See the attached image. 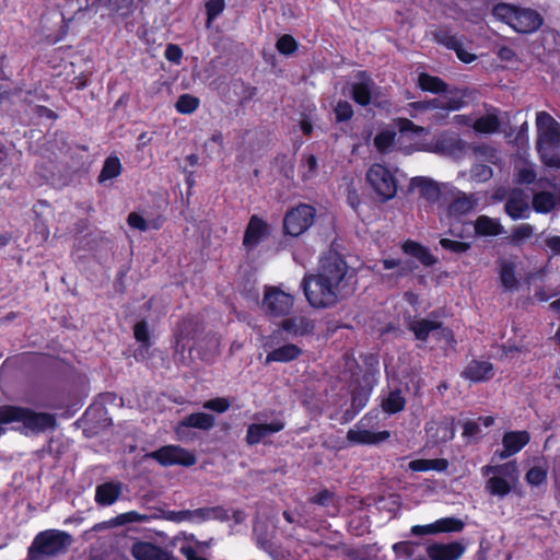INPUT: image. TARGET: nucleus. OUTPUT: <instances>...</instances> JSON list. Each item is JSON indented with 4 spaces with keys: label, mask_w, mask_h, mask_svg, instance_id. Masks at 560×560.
<instances>
[{
    "label": "nucleus",
    "mask_w": 560,
    "mask_h": 560,
    "mask_svg": "<svg viewBox=\"0 0 560 560\" xmlns=\"http://www.w3.org/2000/svg\"><path fill=\"white\" fill-rule=\"evenodd\" d=\"M164 56L168 61L178 65L183 58V50L179 46L170 44L165 49Z\"/></svg>",
    "instance_id": "e2e57ef3"
},
{
    "label": "nucleus",
    "mask_w": 560,
    "mask_h": 560,
    "mask_svg": "<svg viewBox=\"0 0 560 560\" xmlns=\"http://www.w3.org/2000/svg\"><path fill=\"white\" fill-rule=\"evenodd\" d=\"M205 409L218 412V413H224L228 411L231 407V400L226 397H217L209 400H206L202 406Z\"/></svg>",
    "instance_id": "8fccbe9b"
},
{
    "label": "nucleus",
    "mask_w": 560,
    "mask_h": 560,
    "mask_svg": "<svg viewBox=\"0 0 560 560\" xmlns=\"http://www.w3.org/2000/svg\"><path fill=\"white\" fill-rule=\"evenodd\" d=\"M396 127L398 128V130L401 133L409 132V131L416 132L419 129L418 126H416L413 124V121H411L410 119L405 118V117L397 118Z\"/></svg>",
    "instance_id": "774afa93"
},
{
    "label": "nucleus",
    "mask_w": 560,
    "mask_h": 560,
    "mask_svg": "<svg viewBox=\"0 0 560 560\" xmlns=\"http://www.w3.org/2000/svg\"><path fill=\"white\" fill-rule=\"evenodd\" d=\"M534 235V226L529 223H522L512 230L509 243L513 246H521L526 240Z\"/></svg>",
    "instance_id": "79ce46f5"
},
{
    "label": "nucleus",
    "mask_w": 560,
    "mask_h": 560,
    "mask_svg": "<svg viewBox=\"0 0 560 560\" xmlns=\"http://www.w3.org/2000/svg\"><path fill=\"white\" fill-rule=\"evenodd\" d=\"M465 527V523L457 517H442L427 525H413L410 533L415 536L435 535L440 533H458Z\"/></svg>",
    "instance_id": "4468645a"
},
{
    "label": "nucleus",
    "mask_w": 560,
    "mask_h": 560,
    "mask_svg": "<svg viewBox=\"0 0 560 560\" xmlns=\"http://www.w3.org/2000/svg\"><path fill=\"white\" fill-rule=\"evenodd\" d=\"M536 180V172L532 168H522L517 174V183L520 184H533Z\"/></svg>",
    "instance_id": "338daca9"
},
{
    "label": "nucleus",
    "mask_w": 560,
    "mask_h": 560,
    "mask_svg": "<svg viewBox=\"0 0 560 560\" xmlns=\"http://www.w3.org/2000/svg\"><path fill=\"white\" fill-rule=\"evenodd\" d=\"M316 209L307 203L300 202L289 209L283 217V233L298 237L305 233L315 221Z\"/></svg>",
    "instance_id": "1a4fd4ad"
},
{
    "label": "nucleus",
    "mask_w": 560,
    "mask_h": 560,
    "mask_svg": "<svg viewBox=\"0 0 560 560\" xmlns=\"http://www.w3.org/2000/svg\"><path fill=\"white\" fill-rule=\"evenodd\" d=\"M200 105V100L191 94H182L176 103L175 109L183 115H189L197 110Z\"/></svg>",
    "instance_id": "c03bdc74"
},
{
    "label": "nucleus",
    "mask_w": 560,
    "mask_h": 560,
    "mask_svg": "<svg viewBox=\"0 0 560 560\" xmlns=\"http://www.w3.org/2000/svg\"><path fill=\"white\" fill-rule=\"evenodd\" d=\"M404 254L418 259L424 267H432L438 262V258L431 254L430 249L424 245L407 240L401 244Z\"/></svg>",
    "instance_id": "393cba45"
},
{
    "label": "nucleus",
    "mask_w": 560,
    "mask_h": 560,
    "mask_svg": "<svg viewBox=\"0 0 560 560\" xmlns=\"http://www.w3.org/2000/svg\"><path fill=\"white\" fill-rule=\"evenodd\" d=\"M302 166L307 168V171L303 173L302 178L304 180L313 178L318 171L317 158L314 154L305 155L302 160Z\"/></svg>",
    "instance_id": "5fc2aeb1"
},
{
    "label": "nucleus",
    "mask_w": 560,
    "mask_h": 560,
    "mask_svg": "<svg viewBox=\"0 0 560 560\" xmlns=\"http://www.w3.org/2000/svg\"><path fill=\"white\" fill-rule=\"evenodd\" d=\"M215 425V419L212 415L206 412H192L184 417L175 427L177 440L183 441L188 436L187 429L194 428L209 431Z\"/></svg>",
    "instance_id": "2eb2a0df"
},
{
    "label": "nucleus",
    "mask_w": 560,
    "mask_h": 560,
    "mask_svg": "<svg viewBox=\"0 0 560 560\" xmlns=\"http://www.w3.org/2000/svg\"><path fill=\"white\" fill-rule=\"evenodd\" d=\"M198 330V323L194 316L180 318L173 328V346L177 352L191 350Z\"/></svg>",
    "instance_id": "9b49d317"
},
{
    "label": "nucleus",
    "mask_w": 560,
    "mask_h": 560,
    "mask_svg": "<svg viewBox=\"0 0 560 560\" xmlns=\"http://www.w3.org/2000/svg\"><path fill=\"white\" fill-rule=\"evenodd\" d=\"M425 551L430 560H458L465 552V546L459 541L432 542Z\"/></svg>",
    "instance_id": "6ab92c4d"
},
{
    "label": "nucleus",
    "mask_w": 560,
    "mask_h": 560,
    "mask_svg": "<svg viewBox=\"0 0 560 560\" xmlns=\"http://www.w3.org/2000/svg\"><path fill=\"white\" fill-rule=\"evenodd\" d=\"M122 165L118 156L109 155L105 159L102 170L98 174L97 182L105 183L114 179L121 174Z\"/></svg>",
    "instance_id": "58836bf2"
},
{
    "label": "nucleus",
    "mask_w": 560,
    "mask_h": 560,
    "mask_svg": "<svg viewBox=\"0 0 560 560\" xmlns=\"http://www.w3.org/2000/svg\"><path fill=\"white\" fill-rule=\"evenodd\" d=\"M407 400L404 397L401 390L396 388L390 390L388 395L383 398L381 402V407L383 411L387 415H396L402 411L406 407Z\"/></svg>",
    "instance_id": "c9c22d12"
},
{
    "label": "nucleus",
    "mask_w": 560,
    "mask_h": 560,
    "mask_svg": "<svg viewBox=\"0 0 560 560\" xmlns=\"http://www.w3.org/2000/svg\"><path fill=\"white\" fill-rule=\"evenodd\" d=\"M362 362L366 368L365 374L374 376L378 372V354L377 353H365L361 355Z\"/></svg>",
    "instance_id": "6e6d98bb"
},
{
    "label": "nucleus",
    "mask_w": 560,
    "mask_h": 560,
    "mask_svg": "<svg viewBox=\"0 0 560 560\" xmlns=\"http://www.w3.org/2000/svg\"><path fill=\"white\" fill-rule=\"evenodd\" d=\"M474 229L478 236H499L504 233V226L500 221L486 214H481L476 219Z\"/></svg>",
    "instance_id": "2f4dec72"
},
{
    "label": "nucleus",
    "mask_w": 560,
    "mask_h": 560,
    "mask_svg": "<svg viewBox=\"0 0 560 560\" xmlns=\"http://www.w3.org/2000/svg\"><path fill=\"white\" fill-rule=\"evenodd\" d=\"M505 213L512 220L526 219L529 217V206L522 192H513L504 205Z\"/></svg>",
    "instance_id": "cd10ccee"
},
{
    "label": "nucleus",
    "mask_w": 560,
    "mask_h": 560,
    "mask_svg": "<svg viewBox=\"0 0 560 560\" xmlns=\"http://www.w3.org/2000/svg\"><path fill=\"white\" fill-rule=\"evenodd\" d=\"M133 337L140 343V349L148 351L152 343L147 319L138 320L133 326Z\"/></svg>",
    "instance_id": "37998d69"
},
{
    "label": "nucleus",
    "mask_w": 560,
    "mask_h": 560,
    "mask_svg": "<svg viewBox=\"0 0 560 560\" xmlns=\"http://www.w3.org/2000/svg\"><path fill=\"white\" fill-rule=\"evenodd\" d=\"M438 44L445 46L447 49L454 50L457 58L464 63H470L477 59V55L467 51L460 40L462 37H433Z\"/></svg>",
    "instance_id": "72a5a7b5"
},
{
    "label": "nucleus",
    "mask_w": 560,
    "mask_h": 560,
    "mask_svg": "<svg viewBox=\"0 0 560 560\" xmlns=\"http://www.w3.org/2000/svg\"><path fill=\"white\" fill-rule=\"evenodd\" d=\"M335 498V493L330 491L329 489H323L315 495L308 498V502L311 504H316L320 506H329Z\"/></svg>",
    "instance_id": "864d4df0"
},
{
    "label": "nucleus",
    "mask_w": 560,
    "mask_h": 560,
    "mask_svg": "<svg viewBox=\"0 0 560 560\" xmlns=\"http://www.w3.org/2000/svg\"><path fill=\"white\" fill-rule=\"evenodd\" d=\"M372 393L371 387H365L362 385L353 387L351 390V404L350 407L347 408L343 412L345 421L353 420L357 415L366 406L370 400Z\"/></svg>",
    "instance_id": "b1692460"
},
{
    "label": "nucleus",
    "mask_w": 560,
    "mask_h": 560,
    "mask_svg": "<svg viewBox=\"0 0 560 560\" xmlns=\"http://www.w3.org/2000/svg\"><path fill=\"white\" fill-rule=\"evenodd\" d=\"M480 433L479 423L474 420H467L463 424V436L465 439L475 438Z\"/></svg>",
    "instance_id": "69168bd1"
},
{
    "label": "nucleus",
    "mask_w": 560,
    "mask_h": 560,
    "mask_svg": "<svg viewBox=\"0 0 560 560\" xmlns=\"http://www.w3.org/2000/svg\"><path fill=\"white\" fill-rule=\"evenodd\" d=\"M210 520H218L221 522L229 520L228 510L223 506H212V508H199L196 510H190V522L191 523H205Z\"/></svg>",
    "instance_id": "473e14b6"
},
{
    "label": "nucleus",
    "mask_w": 560,
    "mask_h": 560,
    "mask_svg": "<svg viewBox=\"0 0 560 560\" xmlns=\"http://www.w3.org/2000/svg\"><path fill=\"white\" fill-rule=\"evenodd\" d=\"M295 37H278L276 47L282 55L289 56L298 49Z\"/></svg>",
    "instance_id": "603ef678"
},
{
    "label": "nucleus",
    "mask_w": 560,
    "mask_h": 560,
    "mask_svg": "<svg viewBox=\"0 0 560 560\" xmlns=\"http://www.w3.org/2000/svg\"><path fill=\"white\" fill-rule=\"evenodd\" d=\"M302 354V349L294 343H285L272 351L268 352L265 359V364L272 362L289 363Z\"/></svg>",
    "instance_id": "c756f323"
},
{
    "label": "nucleus",
    "mask_w": 560,
    "mask_h": 560,
    "mask_svg": "<svg viewBox=\"0 0 560 560\" xmlns=\"http://www.w3.org/2000/svg\"><path fill=\"white\" fill-rule=\"evenodd\" d=\"M301 289L310 306L315 310L332 308L343 299L342 290L315 272L303 276Z\"/></svg>",
    "instance_id": "f03ea898"
},
{
    "label": "nucleus",
    "mask_w": 560,
    "mask_h": 560,
    "mask_svg": "<svg viewBox=\"0 0 560 560\" xmlns=\"http://www.w3.org/2000/svg\"><path fill=\"white\" fill-rule=\"evenodd\" d=\"M315 327V320L304 315L285 317L279 324L280 330L285 332L287 337L291 338L311 336L314 334Z\"/></svg>",
    "instance_id": "dca6fc26"
},
{
    "label": "nucleus",
    "mask_w": 560,
    "mask_h": 560,
    "mask_svg": "<svg viewBox=\"0 0 560 560\" xmlns=\"http://www.w3.org/2000/svg\"><path fill=\"white\" fill-rule=\"evenodd\" d=\"M373 84L374 83L371 79L353 83L350 89V96L353 102L363 107L370 105Z\"/></svg>",
    "instance_id": "f704fd0d"
},
{
    "label": "nucleus",
    "mask_w": 560,
    "mask_h": 560,
    "mask_svg": "<svg viewBox=\"0 0 560 560\" xmlns=\"http://www.w3.org/2000/svg\"><path fill=\"white\" fill-rule=\"evenodd\" d=\"M492 168L486 164H477L471 168V177L478 182H487L492 177Z\"/></svg>",
    "instance_id": "4d7b16f0"
},
{
    "label": "nucleus",
    "mask_w": 560,
    "mask_h": 560,
    "mask_svg": "<svg viewBox=\"0 0 560 560\" xmlns=\"http://www.w3.org/2000/svg\"><path fill=\"white\" fill-rule=\"evenodd\" d=\"M73 538L71 534L59 529L39 532L27 549V560H44L65 553Z\"/></svg>",
    "instance_id": "7ed1b4c3"
},
{
    "label": "nucleus",
    "mask_w": 560,
    "mask_h": 560,
    "mask_svg": "<svg viewBox=\"0 0 560 560\" xmlns=\"http://www.w3.org/2000/svg\"><path fill=\"white\" fill-rule=\"evenodd\" d=\"M395 132L384 130L378 132L374 138V145L380 152L387 151L394 143Z\"/></svg>",
    "instance_id": "de8ad7c7"
},
{
    "label": "nucleus",
    "mask_w": 560,
    "mask_h": 560,
    "mask_svg": "<svg viewBox=\"0 0 560 560\" xmlns=\"http://www.w3.org/2000/svg\"><path fill=\"white\" fill-rule=\"evenodd\" d=\"M418 547V542L405 540L394 544L392 548L396 557H405L406 559H412Z\"/></svg>",
    "instance_id": "49530a36"
},
{
    "label": "nucleus",
    "mask_w": 560,
    "mask_h": 560,
    "mask_svg": "<svg viewBox=\"0 0 560 560\" xmlns=\"http://www.w3.org/2000/svg\"><path fill=\"white\" fill-rule=\"evenodd\" d=\"M499 281L506 291H514L518 288V279L516 277V264L510 259H499Z\"/></svg>",
    "instance_id": "bb28decb"
},
{
    "label": "nucleus",
    "mask_w": 560,
    "mask_h": 560,
    "mask_svg": "<svg viewBox=\"0 0 560 560\" xmlns=\"http://www.w3.org/2000/svg\"><path fill=\"white\" fill-rule=\"evenodd\" d=\"M390 436L389 431L373 432L366 429H350L347 432V440L358 445H377Z\"/></svg>",
    "instance_id": "4be33fe9"
},
{
    "label": "nucleus",
    "mask_w": 560,
    "mask_h": 560,
    "mask_svg": "<svg viewBox=\"0 0 560 560\" xmlns=\"http://www.w3.org/2000/svg\"><path fill=\"white\" fill-rule=\"evenodd\" d=\"M410 187L412 189L418 188L420 197L429 202L439 201L442 194L439 184L429 177H412L410 182Z\"/></svg>",
    "instance_id": "a878e982"
},
{
    "label": "nucleus",
    "mask_w": 560,
    "mask_h": 560,
    "mask_svg": "<svg viewBox=\"0 0 560 560\" xmlns=\"http://www.w3.org/2000/svg\"><path fill=\"white\" fill-rule=\"evenodd\" d=\"M440 245L443 249L455 254L466 253L470 248V244L467 242H460L445 237L440 240Z\"/></svg>",
    "instance_id": "3c124183"
},
{
    "label": "nucleus",
    "mask_w": 560,
    "mask_h": 560,
    "mask_svg": "<svg viewBox=\"0 0 560 560\" xmlns=\"http://www.w3.org/2000/svg\"><path fill=\"white\" fill-rule=\"evenodd\" d=\"M556 197L550 191H539L534 194L532 206L537 213H549L556 208Z\"/></svg>",
    "instance_id": "ea45409f"
},
{
    "label": "nucleus",
    "mask_w": 560,
    "mask_h": 560,
    "mask_svg": "<svg viewBox=\"0 0 560 560\" xmlns=\"http://www.w3.org/2000/svg\"><path fill=\"white\" fill-rule=\"evenodd\" d=\"M269 235L270 229L268 223L259 215L253 214L244 231L243 246L249 253L268 240Z\"/></svg>",
    "instance_id": "f8f14e48"
},
{
    "label": "nucleus",
    "mask_w": 560,
    "mask_h": 560,
    "mask_svg": "<svg viewBox=\"0 0 560 560\" xmlns=\"http://www.w3.org/2000/svg\"><path fill=\"white\" fill-rule=\"evenodd\" d=\"M347 202L355 212H358L361 200L358 190L352 185L347 187Z\"/></svg>",
    "instance_id": "0e129e2a"
},
{
    "label": "nucleus",
    "mask_w": 560,
    "mask_h": 560,
    "mask_svg": "<svg viewBox=\"0 0 560 560\" xmlns=\"http://www.w3.org/2000/svg\"><path fill=\"white\" fill-rule=\"evenodd\" d=\"M334 112L337 122L349 121L353 116V108L348 101L340 100L336 104Z\"/></svg>",
    "instance_id": "09e8293b"
},
{
    "label": "nucleus",
    "mask_w": 560,
    "mask_h": 560,
    "mask_svg": "<svg viewBox=\"0 0 560 560\" xmlns=\"http://www.w3.org/2000/svg\"><path fill=\"white\" fill-rule=\"evenodd\" d=\"M293 296L278 288L269 289L264 296L266 311L275 317L288 315L293 307Z\"/></svg>",
    "instance_id": "ddd939ff"
},
{
    "label": "nucleus",
    "mask_w": 560,
    "mask_h": 560,
    "mask_svg": "<svg viewBox=\"0 0 560 560\" xmlns=\"http://www.w3.org/2000/svg\"><path fill=\"white\" fill-rule=\"evenodd\" d=\"M285 423L281 419H275L269 423H252L246 431L245 441L248 445H256L266 436L282 431Z\"/></svg>",
    "instance_id": "aec40b11"
},
{
    "label": "nucleus",
    "mask_w": 560,
    "mask_h": 560,
    "mask_svg": "<svg viewBox=\"0 0 560 560\" xmlns=\"http://www.w3.org/2000/svg\"><path fill=\"white\" fill-rule=\"evenodd\" d=\"M537 142L560 141V122L549 113L541 110L536 114Z\"/></svg>",
    "instance_id": "a211bd4d"
},
{
    "label": "nucleus",
    "mask_w": 560,
    "mask_h": 560,
    "mask_svg": "<svg viewBox=\"0 0 560 560\" xmlns=\"http://www.w3.org/2000/svg\"><path fill=\"white\" fill-rule=\"evenodd\" d=\"M493 364L489 361L471 360L462 373V376L474 383L486 382L493 377Z\"/></svg>",
    "instance_id": "5701e85b"
},
{
    "label": "nucleus",
    "mask_w": 560,
    "mask_h": 560,
    "mask_svg": "<svg viewBox=\"0 0 560 560\" xmlns=\"http://www.w3.org/2000/svg\"><path fill=\"white\" fill-rule=\"evenodd\" d=\"M448 460L445 458H419L409 463V469L417 472L435 470L445 471L448 468Z\"/></svg>",
    "instance_id": "e433bc0d"
},
{
    "label": "nucleus",
    "mask_w": 560,
    "mask_h": 560,
    "mask_svg": "<svg viewBox=\"0 0 560 560\" xmlns=\"http://www.w3.org/2000/svg\"><path fill=\"white\" fill-rule=\"evenodd\" d=\"M438 432H442L441 441L447 442L454 439L455 436V428H454V418H451L450 420L446 419L442 422H440L438 427Z\"/></svg>",
    "instance_id": "13d9d810"
},
{
    "label": "nucleus",
    "mask_w": 560,
    "mask_h": 560,
    "mask_svg": "<svg viewBox=\"0 0 560 560\" xmlns=\"http://www.w3.org/2000/svg\"><path fill=\"white\" fill-rule=\"evenodd\" d=\"M406 328L413 334L416 340L427 342L430 335L436 341H445L452 343L455 341L453 330L444 326L440 320H433L424 317L409 316L406 318Z\"/></svg>",
    "instance_id": "6e6552de"
},
{
    "label": "nucleus",
    "mask_w": 560,
    "mask_h": 560,
    "mask_svg": "<svg viewBox=\"0 0 560 560\" xmlns=\"http://www.w3.org/2000/svg\"><path fill=\"white\" fill-rule=\"evenodd\" d=\"M418 86L424 92L440 94L447 92L448 84L440 77L423 72L418 77Z\"/></svg>",
    "instance_id": "4c0bfd02"
},
{
    "label": "nucleus",
    "mask_w": 560,
    "mask_h": 560,
    "mask_svg": "<svg viewBox=\"0 0 560 560\" xmlns=\"http://www.w3.org/2000/svg\"><path fill=\"white\" fill-rule=\"evenodd\" d=\"M481 474L483 477L492 475L486 481L485 488L493 497H506L518 481V469L515 460L498 465H486L481 468Z\"/></svg>",
    "instance_id": "20e7f679"
},
{
    "label": "nucleus",
    "mask_w": 560,
    "mask_h": 560,
    "mask_svg": "<svg viewBox=\"0 0 560 560\" xmlns=\"http://www.w3.org/2000/svg\"><path fill=\"white\" fill-rule=\"evenodd\" d=\"M349 270L350 267L345 257L329 249L319 258L315 273L345 291L348 287Z\"/></svg>",
    "instance_id": "423d86ee"
},
{
    "label": "nucleus",
    "mask_w": 560,
    "mask_h": 560,
    "mask_svg": "<svg viewBox=\"0 0 560 560\" xmlns=\"http://www.w3.org/2000/svg\"><path fill=\"white\" fill-rule=\"evenodd\" d=\"M148 456L156 460L163 467H191L197 462L196 455L192 452L174 444L161 446L148 454Z\"/></svg>",
    "instance_id": "9d476101"
},
{
    "label": "nucleus",
    "mask_w": 560,
    "mask_h": 560,
    "mask_svg": "<svg viewBox=\"0 0 560 560\" xmlns=\"http://www.w3.org/2000/svg\"><path fill=\"white\" fill-rule=\"evenodd\" d=\"M224 7V0H208L206 3L208 21L210 22L215 19L223 11Z\"/></svg>",
    "instance_id": "052dcab7"
},
{
    "label": "nucleus",
    "mask_w": 560,
    "mask_h": 560,
    "mask_svg": "<svg viewBox=\"0 0 560 560\" xmlns=\"http://www.w3.org/2000/svg\"><path fill=\"white\" fill-rule=\"evenodd\" d=\"M131 553L136 560H172L168 551L149 541L133 544Z\"/></svg>",
    "instance_id": "412c9836"
},
{
    "label": "nucleus",
    "mask_w": 560,
    "mask_h": 560,
    "mask_svg": "<svg viewBox=\"0 0 560 560\" xmlns=\"http://www.w3.org/2000/svg\"><path fill=\"white\" fill-rule=\"evenodd\" d=\"M127 223L129 226L137 229L141 232H145L147 230H149V223L147 222V220L141 214L135 211L128 214Z\"/></svg>",
    "instance_id": "bf43d9fd"
},
{
    "label": "nucleus",
    "mask_w": 560,
    "mask_h": 560,
    "mask_svg": "<svg viewBox=\"0 0 560 560\" xmlns=\"http://www.w3.org/2000/svg\"><path fill=\"white\" fill-rule=\"evenodd\" d=\"M530 441V434L526 430L508 431L502 436L501 451H497L495 455L500 458H509L521 452Z\"/></svg>",
    "instance_id": "f3484780"
},
{
    "label": "nucleus",
    "mask_w": 560,
    "mask_h": 560,
    "mask_svg": "<svg viewBox=\"0 0 560 560\" xmlns=\"http://www.w3.org/2000/svg\"><path fill=\"white\" fill-rule=\"evenodd\" d=\"M525 480L530 486H540L547 481V469L542 466H533L526 471Z\"/></svg>",
    "instance_id": "a18cd8bd"
},
{
    "label": "nucleus",
    "mask_w": 560,
    "mask_h": 560,
    "mask_svg": "<svg viewBox=\"0 0 560 560\" xmlns=\"http://www.w3.org/2000/svg\"><path fill=\"white\" fill-rule=\"evenodd\" d=\"M536 148L546 166L560 168V141L536 142Z\"/></svg>",
    "instance_id": "7c9ffc66"
},
{
    "label": "nucleus",
    "mask_w": 560,
    "mask_h": 560,
    "mask_svg": "<svg viewBox=\"0 0 560 560\" xmlns=\"http://www.w3.org/2000/svg\"><path fill=\"white\" fill-rule=\"evenodd\" d=\"M164 517L174 523L190 522V510L167 511Z\"/></svg>",
    "instance_id": "680f3d73"
},
{
    "label": "nucleus",
    "mask_w": 560,
    "mask_h": 560,
    "mask_svg": "<svg viewBox=\"0 0 560 560\" xmlns=\"http://www.w3.org/2000/svg\"><path fill=\"white\" fill-rule=\"evenodd\" d=\"M121 494V485L119 482H104L95 489V502L101 506L114 504Z\"/></svg>",
    "instance_id": "c85d7f7f"
},
{
    "label": "nucleus",
    "mask_w": 560,
    "mask_h": 560,
    "mask_svg": "<svg viewBox=\"0 0 560 560\" xmlns=\"http://www.w3.org/2000/svg\"><path fill=\"white\" fill-rule=\"evenodd\" d=\"M500 127L501 120L495 114L482 115L472 124V128L476 132L486 135L499 131Z\"/></svg>",
    "instance_id": "a19ab883"
},
{
    "label": "nucleus",
    "mask_w": 560,
    "mask_h": 560,
    "mask_svg": "<svg viewBox=\"0 0 560 560\" xmlns=\"http://www.w3.org/2000/svg\"><path fill=\"white\" fill-rule=\"evenodd\" d=\"M365 179L377 201L384 203L396 197L398 182L392 171L384 164H372L366 171Z\"/></svg>",
    "instance_id": "0eeeda50"
},
{
    "label": "nucleus",
    "mask_w": 560,
    "mask_h": 560,
    "mask_svg": "<svg viewBox=\"0 0 560 560\" xmlns=\"http://www.w3.org/2000/svg\"><path fill=\"white\" fill-rule=\"evenodd\" d=\"M14 422L20 423V425L14 427L13 430L25 436L55 431L58 427L55 413L36 411L18 405L0 406V438L7 431L2 425Z\"/></svg>",
    "instance_id": "f257e3e1"
},
{
    "label": "nucleus",
    "mask_w": 560,
    "mask_h": 560,
    "mask_svg": "<svg viewBox=\"0 0 560 560\" xmlns=\"http://www.w3.org/2000/svg\"><path fill=\"white\" fill-rule=\"evenodd\" d=\"M493 15L521 34L536 32L542 24L539 13L530 9H520L508 3L497 4L492 10Z\"/></svg>",
    "instance_id": "39448f33"
}]
</instances>
